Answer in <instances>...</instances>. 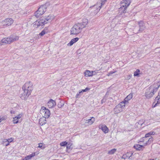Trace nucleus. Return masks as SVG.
<instances>
[{
	"label": "nucleus",
	"mask_w": 160,
	"mask_h": 160,
	"mask_svg": "<svg viewBox=\"0 0 160 160\" xmlns=\"http://www.w3.org/2000/svg\"><path fill=\"white\" fill-rule=\"evenodd\" d=\"M33 88L32 83L31 82L29 81L24 84L22 87L23 92L21 93L20 96L21 99L27 100L31 94Z\"/></svg>",
	"instance_id": "obj_1"
},
{
	"label": "nucleus",
	"mask_w": 160,
	"mask_h": 160,
	"mask_svg": "<svg viewBox=\"0 0 160 160\" xmlns=\"http://www.w3.org/2000/svg\"><path fill=\"white\" fill-rule=\"evenodd\" d=\"M157 88L154 86H151L146 90L145 95L146 98L149 99L152 97L157 92Z\"/></svg>",
	"instance_id": "obj_2"
},
{
	"label": "nucleus",
	"mask_w": 160,
	"mask_h": 160,
	"mask_svg": "<svg viewBox=\"0 0 160 160\" xmlns=\"http://www.w3.org/2000/svg\"><path fill=\"white\" fill-rule=\"evenodd\" d=\"M83 29L79 23H78L74 25L71 28L70 34L72 35L78 34L81 32Z\"/></svg>",
	"instance_id": "obj_3"
},
{
	"label": "nucleus",
	"mask_w": 160,
	"mask_h": 160,
	"mask_svg": "<svg viewBox=\"0 0 160 160\" xmlns=\"http://www.w3.org/2000/svg\"><path fill=\"white\" fill-rule=\"evenodd\" d=\"M123 1L121 4L119 11H121V13H125L127 11L126 8L131 3V0H123Z\"/></svg>",
	"instance_id": "obj_4"
},
{
	"label": "nucleus",
	"mask_w": 160,
	"mask_h": 160,
	"mask_svg": "<svg viewBox=\"0 0 160 160\" xmlns=\"http://www.w3.org/2000/svg\"><path fill=\"white\" fill-rule=\"evenodd\" d=\"M46 20L45 17H42L34 22L33 26L36 28L40 26H42L48 23L47 21Z\"/></svg>",
	"instance_id": "obj_5"
},
{
	"label": "nucleus",
	"mask_w": 160,
	"mask_h": 160,
	"mask_svg": "<svg viewBox=\"0 0 160 160\" xmlns=\"http://www.w3.org/2000/svg\"><path fill=\"white\" fill-rule=\"evenodd\" d=\"M47 7L46 5L41 6L35 13L34 15L37 18L43 14L46 11Z\"/></svg>",
	"instance_id": "obj_6"
},
{
	"label": "nucleus",
	"mask_w": 160,
	"mask_h": 160,
	"mask_svg": "<svg viewBox=\"0 0 160 160\" xmlns=\"http://www.w3.org/2000/svg\"><path fill=\"white\" fill-rule=\"evenodd\" d=\"M41 113L43 115V116L45 118H48L50 114V111L48 109H46L44 107H42L41 108Z\"/></svg>",
	"instance_id": "obj_7"
},
{
	"label": "nucleus",
	"mask_w": 160,
	"mask_h": 160,
	"mask_svg": "<svg viewBox=\"0 0 160 160\" xmlns=\"http://www.w3.org/2000/svg\"><path fill=\"white\" fill-rule=\"evenodd\" d=\"M126 102H125V100L123 102H120L118 105H117L114 110L115 112L117 113L120 112L122 111V109L125 106V104L126 103Z\"/></svg>",
	"instance_id": "obj_8"
},
{
	"label": "nucleus",
	"mask_w": 160,
	"mask_h": 160,
	"mask_svg": "<svg viewBox=\"0 0 160 160\" xmlns=\"http://www.w3.org/2000/svg\"><path fill=\"white\" fill-rule=\"evenodd\" d=\"M13 22V20L11 18H7L2 22L3 26H9L11 25Z\"/></svg>",
	"instance_id": "obj_9"
},
{
	"label": "nucleus",
	"mask_w": 160,
	"mask_h": 160,
	"mask_svg": "<svg viewBox=\"0 0 160 160\" xmlns=\"http://www.w3.org/2000/svg\"><path fill=\"white\" fill-rule=\"evenodd\" d=\"M105 2L101 0V2H98L97 3V5L93 6L92 7L93 8H96V9L95 11V12H98L101 8L102 6L105 4Z\"/></svg>",
	"instance_id": "obj_10"
},
{
	"label": "nucleus",
	"mask_w": 160,
	"mask_h": 160,
	"mask_svg": "<svg viewBox=\"0 0 160 160\" xmlns=\"http://www.w3.org/2000/svg\"><path fill=\"white\" fill-rule=\"evenodd\" d=\"M159 103H160V91L158 92V96L155 99V102L153 103L152 107L154 108L156 107L157 104Z\"/></svg>",
	"instance_id": "obj_11"
},
{
	"label": "nucleus",
	"mask_w": 160,
	"mask_h": 160,
	"mask_svg": "<svg viewBox=\"0 0 160 160\" xmlns=\"http://www.w3.org/2000/svg\"><path fill=\"white\" fill-rule=\"evenodd\" d=\"M48 106L49 108H52L54 107L56 105L55 101L51 99L47 103Z\"/></svg>",
	"instance_id": "obj_12"
},
{
	"label": "nucleus",
	"mask_w": 160,
	"mask_h": 160,
	"mask_svg": "<svg viewBox=\"0 0 160 160\" xmlns=\"http://www.w3.org/2000/svg\"><path fill=\"white\" fill-rule=\"evenodd\" d=\"M95 119L93 117H91V118L86 120L85 122L86 125L89 126L92 125L95 121Z\"/></svg>",
	"instance_id": "obj_13"
},
{
	"label": "nucleus",
	"mask_w": 160,
	"mask_h": 160,
	"mask_svg": "<svg viewBox=\"0 0 160 160\" xmlns=\"http://www.w3.org/2000/svg\"><path fill=\"white\" fill-rule=\"evenodd\" d=\"M10 39V43L15 41L18 40L19 38V37L16 35H12L9 38Z\"/></svg>",
	"instance_id": "obj_14"
},
{
	"label": "nucleus",
	"mask_w": 160,
	"mask_h": 160,
	"mask_svg": "<svg viewBox=\"0 0 160 160\" xmlns=\"http://www.w3.org/2000/svg\"><path fill=\"white\" fill-rule=\"evenodd\" d=\"M82 22L79 23L82 27L83 28L86 27V25L88 23V20L85 18H83L82 19Z\"/></svg>",
	"instance_id": "obj_15"
},
{
	"label": "nucleus",
	"mask_w": 160,
	"mask_h": 160,
	"mask_svg": "<svg viewBox=\"0 0 160 160\" xmlns=\"http://www.w3.org/2000/svg\"><path fill=\"white\" fill-rule=\"evenodd\" d=\"M10 39L9 38H4L2 39L1 41H0V45H2V43H4L7 44H10Z\"/></svg>",
	"instance_id": "obj_16"
},
{
	"label": "nucleus",
	"mask_w": 160,
	"mask_h": 160,
	"mask_svg": "<svg viewBox=\"0 0 160 160\" xmlns=\"http://www.w3.org/2000/svg\"><path fill=\"white\" fill-rule=\"evenodd\" d=\"M99 128L101 129L105 133H107L108 132V129L107 127L105 125H100L99 126Z\"/></svg>",
	"instance_id": "obj_17"
},
{
	"label": "nucleus",
	"mask_w": 160,
	"mask_h": 160,
	"mask_svg": "<svg viewBox=\"0 0 160 160\" xmlns=\"http://www.w3.org/2000/svg\"><path fill=\"white\" fill-rule=\"evenodd\" d=\"M139 28V30L141 31H142L145 28V27L143 22L142 21H140L138 22Z\"/></svg>",
	"instance_id": "obj_18"
},
{
	"label": "nucleus",
	"mask_w": 160,
	"mask_h": 160,
	"mask_svg": "<svg viewBox=\"0 0 160 160\" xmlns=\"http://www.w3.org/2000/svg\"><path fill=\"white\" fill-rule=\"evenodd\" d=\"M78 38H75L72 39L70 42L68 44V46H71L73 43L77 42L78 40Z\"/></svg>",
	"instance_id": "obj_19"
},
{
	"label": "nucleus",
	"mask_w": 160,
	"mask_h": 160,
	"mask_svg": "<svg viewBox=\"0 0 160 160\" xmlns=\"http://www.w3.org/2000/svg\"><path fill=\"white\" fill-rule=\"evenodd\" d=\"M48 32V30L47 27H45L44 29L40 32L39 35L41 36H43L46 33H47Z\"/></svg>",
	"instance_id": "obj_20"
},
{
	"label": "nucleus",
	"mask_w": 160,
	"mask_h": 160,
	"mask_svg": "<svg viewBox=\"0 0 160 160\" xmlns=\"http://www.w3.org/2000/svg\"><path fill=\"white\" fill-rule=\"evenodd\" d=\"M132 155V153L131 152H127L126 154L125 155H123L122 156V158H128L130 159V157H131Z\"/></svg>",
	"instance_id": "obj_21"
},
{
	"label": "nucleus",
	"mask_w": 160,
	"mask_h": 160,
	"mask_svg": "<svg viewBox=\"0 0 160 160\" xmlns=\"http://www.w3.org/2000/svg\"><path fill=\"white\" fill-rule=\"evenodd\" d=\"M93 72H91L89 70H86L84 72L85 76L86 77H90L93 75Z\"/></svg>",
	"instance_id": "obj_22"
},
{
	"label": "nucleus",
	"mask_w": 160,
	"mask_h": 160,
	"mask_svg": "<svg viewBox=\"0 0 160 160\" xmlns=\"http://www.w3.org/2000/svg\"><path fill=\"white\" fill-rule=\"evenodd\" d=\"M54 18L53 16L52 15H49L47 17H45V19L47 22H49L50 21L53 19Z\"/></svg>",
	"instance_id": "obj_23"
},
{
	"label": "nucleus",
	"mask_w": 160,
	"mask_h": 160,
	"mask_svg": "<svg viewBox=\"0 0 160 160\" xmlns=\"http://www.w3.org/2000/svg\"><path fill=\"white\" fill-rule=\"evenodd\" d=\"M143 147L142 145H140L139 144H135L134 145V147L136 150H141L142 148Z\"/></svg>",
	"instance_id": "obj_24"
},
{
	"label": "nucleus",
	"mask_w": 160,
	"mask_h": 160,
	"mask_svg": "<svg viewBox=\"0 0 160 160\" xmlns=\"http://www.w3.org/2000/svg\"><path fill=\"white\" fill-rule=\"evenodd\" d=\"M132 97V94L130 93L124 99L125 102H128V100H130Z\"/></svg>",
	"instance_id": "obj_25"
},
{
	"label": "nucleus",
	"mask_w": 160,
	"mask_h": 160,
	"mask_svg": "<svg viewBox=\"0 0 160 160\" xmlns=\"http://www.w3.org/2000/svg\"><path fill=\"white\" fill-rule=\"evenodd\" d=\"M34 156V155H33L32 154L28 155L27 156H26L25 158H23L22 159V160H28L29 159H30L32 157Z\"/></svg>",
	"instance_id": "obj_26"
},
{
	"label": "nucleus",
	"mask_w": 160,
	"mask_h": 160,
	"mask_svg": "<svg viewBox=\"0 0 160 160\" xmlns=\"http://www.w3.org/2000/svg\"><path fill=\"white\" fill-rule=\"evenodd\" d=\"M116 151V149H113L109 151L108 152V153L110 154H112L114 153Z\"/></svg>",
	"instance_id": "obj_27"
},
{
	"label": "nucleus",
	"mask_w": 160,
	"mask_h": 160,
	"mask_svg": "<svg viewBox=\"0 0 160 160\" xmlns=\"http://www.w3.org/2000/svg\"><path fill=\"white\" fill-rule=\"evenodd\" d=\"M153 140L152 138H150L148 141H146V142L144 143V146L146 145H147L149 144V142H152Z\"/></svg>",
	"instance_id": "obj_28"
},
{
	"label": "nucleus",
	"mask_w": 160,
	"mask_h": 160,
	"mask_svg": "<svg viewBox=\"0 0 160 160\" xmlns=\"http://www.w3.org/2000/svg\"><path fill=\"white\" fill-rule=\"evenodd\" d=\"M155 133L154 132H150L146 134L145 136L146 138H147L149 136V135H154L155 134Z\"/></svg>",
	"instance_id": "obj_29"
},
{
	"label": "nucleus",
	"mask_w": 160,
	"mask_h": 160,
	"mask_svg": "<svg viewBox=\"0 0 160 160\" xmlns=\"http://www.w3.org/2000/svg\"><path fill=\"white\" fill-rule=\"evenodd\" d=\"M140 70L139 69H138L136 70V71L134 72V76H138L139 74Z\"/></svg>",
	"instance_id": "obj_30"
},
{
	"label": "nucleus",
	"mask_w": 160,
	"mask_h": 160,
	"mask_svg": "<svg viewBox=\"0 0 160 160\" xmlns=\"http://www.w3.org/2000/svg\"><path fill=\"white\" fill-rule=\"evenodd\" d=\"M152 86H154V87H155V88H157V91L158 90V88L159 87V86H160V83L159 82L157 83L156 84H154Z\"/></svg>",
	"instance_id": "obj_31"
},
{
	"label": "nucleus",
	"mask_w": 160,
	"mask_h": 160,
	"mask_svg": "<svg viewBox=\"0 0 160 160\" xmlns=\"http://www.w3.org/2000/svg\"><path fill=\"white\" fill-rule=\"evenodd\" d=\"M139 31H140V30H139L138 27H136L134 28L133 31L134 33H137Z\"/></svg>",
	"instance_id": "obj_32"
},
{
	"label": "nucleus",
	"mask_w": 160,
	"mask_h": 160,
	"mask_svg": "<svg viewBox=\"0 0 160 160\" xmlns=\"http://www.w3.org/2000/svg\"><path fill=\"white\" fill-rule=\"evenodd\" d=\"M68 144V142L66 141L60 143V145L62 146H65Z\"/></svg>",
	"instance_id": "obj_33"
},
{
	"label": "nucleus",
	"mask_w": 160,
	"mask_h": 160,
	"mask_svg": "<svg viewBox=\"0 0 160 160\" xmlns=\"http://www.w3.org/2000/svg\"><path fill=\"white\" fill-rule=\"evenodd\" d=\"M13 122L14 123H17L18 122V119L16 118V117H15L13 118Z\"/></svg>",
	"instance_id": "obj_34"
},
{
	"label": "nucleus",
	"mask_w": 160,
	"mask_h": 160,
	"mask_svg": "<svg viewBox=\"0 0 160 160\" xmlns=\"http://www.w3.org/2000/svg\"><path fill=\"white\" fill-rule=\"evenodd\" d=\"M7 118V117L6 116L0 117V120L1 122L2 121L6 119Z\"/></svg>",
	"instance_id": "obj_35"
},
{
	"label": "nucleus",
	"mask_w": 160,
	"mask_h": 160,
	"mask_svg": "<svg viewBox=\"0 0 160 160\" xmlns=\"http://www.w3.org/2000/svg\"><path fill=\"white\" fill-rule=\"evenodd\" d=\"M147 139H147V138H146V137H143L142 138H141L140 139V142H145L144 141H147Z\"/></svg>",
	"instance_id": "obj_36"
},
{
	"label": "nucleus",
	"mask_w": 160,
	"mask_h": 160,
	"mask_svg": "<svg viewBox=\"0 0 160 160\" xmlns=\"http://www.w3.org/2000/svg\"><path fill=\"white\" fill-rule=\"evenodd\" d=\"M82 93V92H79V93H77L75 96L76 98H78L80 97V94Z\"/></svg>",
	"instance_id": "obj_37"
},
{
	"label": "nucleus",
	"mask_w": 160,
	"mask_h": 160,
	"mask_svg": "<svg viewBox=\"0 0 160 160\" xmlns=\"http://www.w3.org/2000/svg\"><path fill=\"white\" fill-rule=\"evenodd\" d=\"M116 72V71L113 72V71H111L109 72L107 76H111V75L114 73L115 72Z\"/></svg>",
	"instance_id": "obj_38"
},
{
	"label": "nucleus",
	"mask_w": 160,
	"mask_h": 160,
	"mask_svg": "<svg viewBox=\"0 0 160 160\" xmlns=\"http://www.w3.org/2000/svg\"><path fill=\"white\" fill-rule=\"evenodd\" d=\"M42 145H43V144L42 143H39L38 147L39 148H41L42 149H44L45 148V147H42Z\"/></svg>",
	"instance_id": "obj_39"
},
{
	"label": "nucleus",
	"mask_w": 160,
	"mask_h": 160,
	"mask_svg": "<svg viewBox=\"0 0 160 160\" xmlns=\"http://www.w3.org/2000/svg\"><path fill=\"white\" fill-rule=\"evenodd\" d=\"M7 142H8L9 143H10V142H12L13 141V139L12 138H11L10 139H7Z\"/></svg>",
	"instance_id": "obj_40"
},
{
	"label": "nucleus",
	"mask_w": 160,
	"mask_h": 160,
	"mask_svg": "<svg viewBox=\"0 0 160 160\" xmlns=\"http://www.w3.org/2000/svg\"><path fill=\"white\" fill-rule=\"evenodd\" d=\"M7 139H4L2 140L3 144H4L6 142H7Z\"/></svg>",
	"instance_id": "obj_41"
},
{
	"label": "nucleus",
	"mask_w": 160,
	"mask_h": 160,
	"mask_svg": "<svg viewBox=\"0 0 160 160\" xmlns=\"http://www.w3.org/2000/svg\"><path fill=\"white\" fill-rule=\"evenodd\" d=\"M106 101V99L104 98L102 100L101 102L102 103H103V102H104Z\"/></svg>",
	"instance_id": "obj_42"
},
{
	"label": "nucleus",
	"mask_w": 160,
	"mask_h": 160,
	"mask_svg": "<svg viewBox=\"0 0 160 160\" xmlns=\"http://www.w3.org/2000/svg\"><path fill=\"white\" fill-rule=\"evenodd\" d=\"M63 105V104L61 105L60 104H58V108H61Z\"/></svg>",
	"instance_id": "obj_43"
},
{
	"label": "nucleus",
	"mask_w": 160,
	"mask_h": 160,
	"mask_svg": "<svg viewBox=\"0 0 160 160\" xmlns=\"http://www.w3.org/2000/svg\"><path fill=\"white\" fill-rule=\"evenodd\" d=\"M16 117L17 118L18 120L19 119H20V118H21V115L19 114L17 116H16Z\"/></svg>",
	"instance_id": "obj_44"
},
{
	"label": "nucleus",
	"mask_w": 160,
	"mask_h": 160,
	"mask_svg": "<svg viewBox=\"0 0 160 160\" xmlns=\"http://www.w3.org/2000/svg\"><path fill=\"white\" fill-rule=\"evenodd\" d=\"M9 144V143L8 142H6L4 144H3L4 145L6 146H8Z\"/></svg>",
	"instance_id": "obj_45"
},
{
	"label": "nucleus",
	"mask_w": 160,
	"mask_h": 160,
	"mask_svg": "<svg viewBox=\"0 0 160 160\" xmlns=\"http://www.w3.org/2000/svg\"><path fill=\"white\" fill-rule=\"evenodd\" d=\"M10 113L11 114H13L15 113V112L14 111L11 110L10 111Z\"/></svg>",
	"instance_id": "obj_46"
},
{
	"label": "nucleus",
	"mask_w": 160,
	"mask_h": 160,
	"mask_svg": "<svg viewBox=\"0 0 160 160\" xmlns=\"http://www.w3.org/2000/svg\"><path fill=\"white\" fill-rule=\"evenodd\" d=\"M85 89L86 92V91L89 90L90 89L88 88H86Z\"/></svg>",
	"instance_id": "obj_47"
},
{
	"label": "nucleus",
	"mask_w": 160,
	"mask_h": 160,
	"mask_svg": "<svg viewBox=\"0 0 160 160\" xmlns=\"http://www.w3.org/2000/svg\"><path fill=\"white\" fill-rule=\"evenodd\" d=\"M131 76L130 75H129L128 76L127 79H129L131 78Z\"/></svg>",
	"instance_id": "obj_48"
},
{
	"label": "nucleus",
	"mask_w": 160,
	"mask_h": 160,
	"mask_svg": "<svg viewBox=\"0 0 160 160\" xmlns=\"http://www.w3.org/2000/svg\"><path fill=\"white\" fill-rule=\"evenodd\" d=\"M81 92H82V93L83 92H86L85 89H83L82 91Z\"/></svg>",
	"instance_id": "obj_49"
},
{
	"label": "nucleus",
	"mask_w": 160,
	"mask_h": 160,
	"mask_svg": "<svg viewBox=\"0 0 160 160\" xmlns=\"http://www.w3.org/2000/svg\"><path fill=\"white\" fill-rule=\"evenodd\" d=\"M41 121V119H39V123H40V124H41V123H40V122Z\"/></svg>",
	"instance_id": "obj_50"
},
{
	"label": "nucleus",
	"mask_w": 160,
	"mask_h": 160,
	"mask_svg": "<svg viewBox=\"0 0 160 160\" xmlns=\"http://www.w3.org/2000/svg\"><path fill=\"white\" fill-rule=\"evenodd\" d=\"M67 149H69L70 148V147H69L68 146H67Z\"/></svg>",
	"instance_id": "obj_51"
},
{
	"label": "nucleus",
	"mask_w": 160,
	"mask_h": 160,
	"mask_svg": "<svg viewBox=\"0 0 160 160\" xmlns=\"http://www.w3.org/2000/svg\"><path fill=\"white\" fill-rule=\"evenodd\" d=\"M159 48H157L156 49H158Z\"/></svg>",
	"instance_id": "obj_52"
}]
</instances>
